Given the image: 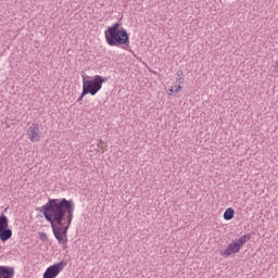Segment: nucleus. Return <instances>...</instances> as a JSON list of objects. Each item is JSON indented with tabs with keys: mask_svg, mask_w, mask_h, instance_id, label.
I'll list each match as a JSON object with an SVG mask.
<instances>
[{
	"mask_svg": "<svg viewBox=\"0 0 278 278\" xmlns=\"http://www.w3.org/2000/svg\"><path fill=\"white\" fill-rule=\"evenodd\" d=\"M123 30H126V29L121 27V23L116 22L112 26H109L104 33L123 31Z\"/></svg>",
	"mask_w": 278,
	"mask_h": 278,
	"instance_id": "nucleus-11",
	"label": "nucleus"
},
{
	"mask_svg": "<svg viewBox=\"0 0 278 278\" xmlns=\"http://www.w3.org/2000/svg\"><path fill=\"white\" fill-rule=\"evenodd\" d=\"M39 238L42 242H47L49 240V237L47 236L46 232H40Z\"/></svg>",
	"mask_w": 278,
	"mask_h": 278,
	"instance_id": "nucleus-12",
	"label": "nucleus"
},
{
	"mask_svg": "<svg viewBox=\"0 0 278 278\" xmlns=\"http://www.w3.org/2000/svg\"><path fill=\"white\" fill-rule=\"evenodd\" d=\"M87 93H84V89L81 94L79 96V98L77 99V103H81V101H84V98L86 97Z\"/></svg>",
	"mask_w": 278,
	"mask_h": 278,
	"instance_id": "nucleus-13",
	"label": "nucleus"
},
{
	"mask_svg": "<svg viewBox=\"0 0 278 278\" xmlns=\"http://www.w3.org/2000/svg\"><path fill=\"white\" fill-rule=\"evenodd\" d=\"M182 89L184 87H181V85H177L175 86L174 92H181Z\"/></svg>",
	"mask_w": 278,
	"mask_h": 278,
	"instance_id": "nucleus-14",
	"label": "nucleus"
},
{
	"mask_svg": "<svg viewBox=\"0 0 278 278\" xmlns=\"http://www.w3.org/2000/svg\"><path fill=\"white\" fill-rule=\"evenodd\" d=\"M251 238H253V236L251 233H245L242 235L238 240H236L235 242L237 243V245L239 247V249H242L244 247V244H247L249 242V240H251Z\"/></svg>",
	"mask_w": 278,
	"mask_h": 278,
	"instance_id": "nucleus-9",
	"label": "nucleus"
},
{
	"mask_svg": "<svg viewBox=\"0 0 278 278\" xmlns=\"http://www.w3.org/2000/svg\"><path fill=\"white\" fill-rule=\"evenodd\" d=\"M14 267L0 265V278H14Z\"/></svg>",
	"mask_w": 278,
	"mask_h": 278,
	"instance_id": "nucleus-8",
	"label": "nucleus"
},
{
	"mask_svg": "<svg viewBox=\"0 0 278 278\" xmlns=\"http://www.w3.org/2000/svg\"><path fill=\"white\" fill-rule=\"evenodd\" d=\"M233 216H236V211L231 207L224 212V220H232Z\"/></svg>",
	"mask_w": 278,
	"mask_h": 278,
	"instance_id": "nucleus-10",
	"label": "nucleus"
},
{
	"mask_svg": "<svg viewBox=\"0 0 278 278\" xmlns=\"http://www.w3.org/2000/svg\"><path fill=\"white\" fill-rule=\"evenodd\" d=\"M169 92H175V88L170 87Z\"/></svg>",
	"mask_w": 278,
	"mask_h": 278,
	"instance_id": "nucleus-17",
	"label": "nucleus"
},
{
	"mask_svg": "<svg viewBox=\"0 0 278 278\" xmlns=\"http://www.w3.org/2000/svg\"><path fill=\"white\" fill-rule=\"evenodd\" d=\"M12 239V230L10 228V219L5 214L0 215V240L1 242H8Z\"/></svg>",
	"mask_w": 278,
	"mask_h": 278,
	"instance_id": "nucleus-4",
	"label": "nucleus"
},
{
	"mask_svg": "<svg viewBox=\"0 0 278 278\" xmlns=\"http://www.w3.org/2000/svg\"><path fill=\"white\" fill-rule=\"evenodd\" d=\"M27 136L30 142H40V126L38 124H31L28 128Z\"/></svg>",
	"mask_w": 278,
	"mask_h": 278,
	"instance_id": "nucleus-6",
	"label": "nucleus"
},
{
	"mask_svg": "<svg viewBox=\"0 0 278 278\" xmlns=\"http://www.w3.org/2000/svg\"><path fill=\"white\" fill-rule=\"evenodd\" d=\"M178 84H179V86H181V84H184V78H179Z\"/></svg>",
	"mask_w": 278,
	"mask_h": 278,
	"instance_id": "nucleus-15",
	"label": "nucleus"
},
{
	"mask_svg": "<svg viewBox=\"0 0 278 278\" xmlns=\"http://www.w3.org/2000/svg\"><path fill=\"white\" fill-rule=\"evenodd\" d=\"M177 75H178V77H181V75H184V72L178 71V72H177Z\"/></svg>",
	"mask_w": 278,
	"mask_h": 278,
	"instance_id": "nucleus-16",
	"label": "nucleus"
},
{
	"mask_svg": "<svg viewBox=\"0 0 278 278\" xmlns=\"http://www.w3.org/2000/svg\"><path fill=\"white\" fill-rule=\"evenodd\" d=\"M104 38L109 47H119L122 49L129 47V33L127 30L104 33Z\"/></svg>",
	"mask_w": 278,
	"mask_h": 278,
	"instance_id": "nucleus-2",
	"label": "nucleus"
},
{
	"mask_svg": "<svg viewBox=\"0 0 278 278\" xmlns=\"http://www.w3.org/2000/svg\"><path fill=\"white\" fill-rule=\"evenodd\" d=\"M235 253H240V247L236 241H232L227 245V249L220 251V255H224V257H230Z\"/></svg>",
	"mask_w": 278,
	"mask_h": 278,
	"instance_id": "nucleus-7",
	"label": "nucleus"
},
{
	"mask_svg": "<svg viewBox=\"0 0 278 278\" xmlns=\"http://www.w3.org/2000/svg\"><path fill=\"white\" fill-rule=\"evenodd\" d=\"M66 266V261H61L59 263H55L51 266H49L46 271L43 273V278H55L60 273L64 270V267Z\"/></svg>",
	"mask_w": 278,
	"mask_h": 278,
	"instance_id": "nucleus-5",
	"label": "nucleus"
},
{
	"mask_svg": "<svg viewBox=\"0 0 278 278\" xmlns=\"http://www.w3.org/2000/svg\"><path fill=\"white\" fill-rule=\"evenodd\" d=\"M39 212L50 223L53 236L59 244H63V247L68 244V229L73 225L75 202L66 198L49 199Z\"/></svg>",
	"mask_w": 278,
	"mask_h": 278,
	"instance_id": "nucleus-1",
	"label": "nucleus"
},
{
	"mask_svg": "<svg viewBox=\"0 0 278 278\" xmlns=\"http://www.w3.org/2000/svg\"><path fill=\"white\" fill-rule=\"evenodd\" d=\"M105 81H108V77L101 75H96L92 79H90V76H83V94H91V97H94V94L103 88Z\"/></svg>",
	"mask_w": 278,
	"mask_h": 278,
	"instance_id": "nucleus-3",
	"label": "nucleus"
}]
</instances>
